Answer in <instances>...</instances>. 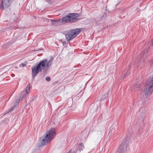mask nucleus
<instances>
[{"label":"nucleus","instance_id":"nucleus-2","mask_svg":"<svg viewBox=\"0 0 153 153\" xmlns=\"http://www.w3.org/2000/svg\"><path fill=\"white\" fill-rule=\"evenodd\" d=\"M56 135V132L54 128L47 131L45 135L42 136L40 139V146L45 145L46 143L50 142V141L53 139Z\"/></svg>","mask_w":153,"mask_h":153},{"label":"nucleus","instance_id":"nucleus-22","mask_svg":"<svg viewBox=\"0 0 153 153\" xmlns=\"http://www.w3.org/2000/svg\"><path fill=\"white\" fill-rule=\"evenodd\" d=\"M127 137H126V140H127Z\"/></svg>","mask_w":153,"mask_h":153},{"label":"nucleus","instance_id":"nucleus-5","mask_svg":"<svg viewBox=\"0 0 153 153\" xmlns=\"http://www.w3.org/2000/svg\"><path fill=\"white\" fill-rule=\"evenodd\" d=\"M81 29L76 28L69 31L65 35L66 39L69 41L75 37L80 32Z\"/></svg>","mask_w":153,"mask_h":153},{"label":"nucleus","instance_id":"nucleus-6","mask_svg":"<svg viewBox=\"0 0 153 153\" xmlns=\"http://www.w3.org/2000/svg\"><path fill=\"white\" fill-rule=\"evenodd\" d=\"M14 0H2L0 4V9L3 10L4 8H8Z\"/></svg>","mask_w":153,"mask_h":153},{"label":"nucleus","instance_id":"nucleus-9","mask_svg":"<svg viewBox=\"0 0 153 153\" xmlns=\"http://www.w3.org/2000/svg\"><path fill=\"white\" fill-rule=\"evenodd\" d=\"M51 21L52 23L51 24L53 25L58 24L59 22V20L51 19Z\"/></svg>","mask_w":153,"mask_h":153},{"label":"nucleus","instance_id":"nucleus-11","mask_svg":"<svg viewBox=\"0 0 153 153\" xmlns=\"http://www.w3.org/2000/svg\"><path fill=\"white\" fill-rule=\"evenodd\" d=\"M26 64H24V63H22L20 65V67H24L26 66Z\"/></svg>","mask_w":153,"mask_h":153},{"label":"nucleus","instance_id":"nucleus-8","mask_svg":"<svg viewBox=\"0 0 153 153\" xmlns=\"http://www.w3.org/2000/svg\"><path fill=\"white\" fill-rule=\"evenodd\" d=\"M84 148L83 145L82 143H79V144L78 147H76L75 149H74L73 151H76V153L77 152H79L82 150H83V149Z\"/></svg>","mask_w":153,"mask_h":153},{"label":"nucleus","instance_id":"nucleus-13","mask_svg":"<svg viewBox=\"0 0 153 153\" xmlns=\"http://www.w3.org/2000/svg\"><path fill=\"white\" fill-rule=\"evenodd\" d=\"M46 80L48 82H49L51 80V78L49 77H47L46 78Z\"/></svg>","mask_w":153,"mask_h":153},{"label":"nucleus","instance_id":"nucleus-24","mask_svg":"<svg viewBox=\"0 0 153 153\" xmlns=\"http://www.w3.org/2000/svg\"><path fill=\"white\" fill-rule=\"evenodd\" d=\"M152 45H153V42H152Z\"/></svg>","mask_w":153,"mask_h":153},{"label":"nucleus","instance_id":"nucleus-4","mask_svg":"<svg viewBox=\"0 0 153 153\" xmlns=\"http://www.w3.org/2000/svg\"><path fill=\"white\" fill-rule=\"evenodd\" d=\"M79 15L78 13H70L68 15L63 17L62 20L63 22H74L78 20Z\"/></svg>","mask_w":153,"mask_h":153},{"label":"nucleus","instance_id":"nucleus-14","mask_svg":"<svg viewBox=\"0 0 153 153\" xmlns=\"http://www.w3.org/2000/svg\"><path fill=\"white\" fill-rule=\"evenodd\" d=\"M116 153H123V152L121 150L119 149L117 151Z\"/></svg>","mask_w":153,"mask_h":153},{"label":"nucleus","instance_id":"nucleus-20","mask_svg":"<svg viewBox=\"0 0 153 153\" xmlns=\"http://www.w3.org/2000/svg\"><path fill=\"white\" fill-rule=\"evenodd\" d=\"M71 152V151H69L67 153H70Z\"/></svg>","mask_w":153,"mask_h":153},{"label":"nucleus","instance_id":"nucleus-7","mask_svg":"<svg viewBox=\"0 0 153 153\" xmlns=\"http://www.w3.org/2000/svg\"><path fill=\"white\" fill-rule=\"evenodd\" d=\"M30 90V85H27L25 91H23L22 93V96L20 97L19 100H22L29 93Z\"/></svg>","mask_w":153,"mask_h":153},{"label":"nucleus","instance_id":"nucleus-16","mask_svg":"<svg viewBox=\"0 0 153 153\" xmlns=\"http://www.w3.org/2000/svg\"><path fill=\"white\" fill-rule=\"evenodd\" d=\"M69 151H71V152L70 153H76V151H72V149H70Z\"/></svg>","mask_w":153,"mask_h":153},{"label":"nucleus","instance_id":"nucleus-10","mask_svg":"<svg viewBox=\"0 0 153 153\" xmlns=\"http://www.w3.org/2000/svg\"><path fill=\"white\" fill-rule=\"evenodd\" d=\"M130 74V71L128 70L125 73V74L124 75V76L123 77V79H124V78L126 77L127 76H128Z\"/></svg>","mask_w":153,"mask_h":153},{"label":"nucleus","instance_id":"nucleus-19","mask_svg":"<svg viewBox=\"0 0 153 153\" xmlns=\"http://www.w3.org/2000/svg\"><path fill=\"white\" fill-rule=\"evenodd\" d=\"M145 53H143L141 54V55H144Z\"/></svg>","mask_w":153,"mask_h":153},{"label":"nucleus","instance_id":"nucleus-15","mask_svg":"<svg viewBox=\"0 0 153 153\" xmlns=\"http://www.w3.org/2000/svg\"><path fill=\"white\" fill-rule=\"evenodd\" d=\"M14 107H15V106H13L12 107V108H11V109L10 110H9V111L7 112V113H8L9 112L11 111H12L13 109V108H14Z\"/></svg>","mask_w":153,"mask_h":153},{"label":"nucleus","instance_id":"nucleus-18","mask_svg":"<svg viewBox=\"0 0 153 153\" xmlns=\"http://www.w3.org/2000/svg\"><path fill=\"white\" fill-rule=\"evenodd\" d=\"M124 146L123 144H122L121 145H120V146H121V147H122V146Z\"/></svg>","mask_w":153,"mask_h":153},{"label":"nucleus","instance_id":"nucleus-1","mask_svg":"<svg viewBox=\"0 0 153 153\" xmlns=\"http://www.w3.org/2000/svg\"><path fill=\"white\" fill-rule=\"evenodd\" d=\"M53 61V58L51 57L49 60L45 59L41 61L36 67H32V76L33 79L42 70H44L46 67L49 68L51 66Z\"/></svg>","mask_w":153,"mask_h":153},{"label":"nucleus","instance_id":"nucleus-17","mask_svg":"<svg viewBox=\"0 0 153 153\" xmlns=\"http://www.w3.org/2000/svg\"><path fill=\"white\" fill-rule=\"evenodd\" d=\"M149 63L151 65H153V59L150 60Z\"/></svg>","mask_w":153,"mask_h":153},{"label":"nucleus","instance_id":"nucleus-3","mask_svg":"<svg viewBox=\"0 0 153 153\" xmlns=\"http://www.w3.org/2000/svg\"><path fill=\"white\" fill-rule=\"evenodd\" d=\"M153 91V75L146 82L144 88V92L146 95L151 94Z\"/></svg>","mask_w":153,"mask_h":153},{"label":"nucleus","instance_id":"nucleus-23","mask_svg":"<svg viewBox=\"0 0 153 153\" xmlns=\"http://www.w3.org/2000/svg\"><path fill=\"white\" fill-rule=\"evenodd\" d=\"M105 12H106V11H107V10H105Z\"/></svg>","mask_w":153,"mask_h":153},{"label":"nucleus","instance_id":"nucleus-12","mask_svg":"<svg viewBox=\"0 0 153 153\" xmlns=\"http://www.w3.org/2000/svg\"><path fill=\"white\" fill-rule=\"evenodd\" d=\"M106 13H105V12H104V14L102 16L101 18L102 19L104 18L106 16Z\"/></svg>","mask_w":153,"mask_h":153},{"label":"nucleus","instance_id":"nucleus-21","mask_svg":"<svg viewBox=\"0 0 153 153\" xmlns=\"http://www.w3.org/2000/svg\"><path fill=\"white\" fill-rule=\"evenodd\" d=\"M126 143V142H125V141H124V143H125H125Z\"/></svg>","mask_w":153,"mask_h":153}]
</instances>
